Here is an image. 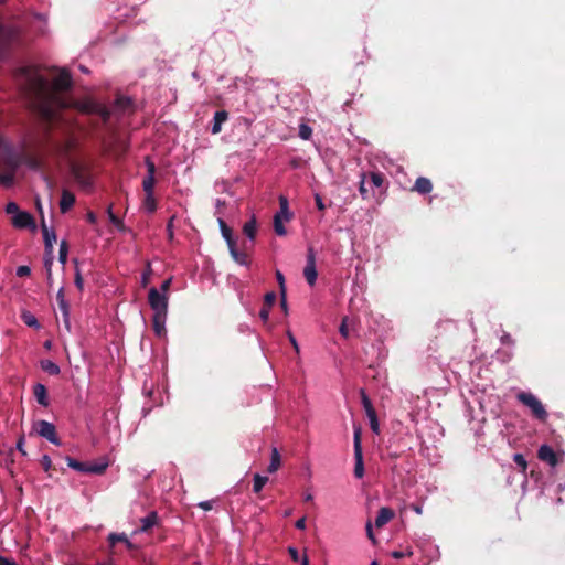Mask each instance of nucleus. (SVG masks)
Returning <instances> with one entry per match:
<instances>
[{"mask_svg": "<svg viewBox=\"0 0 565 565\" xmlns=\"http://www.w3.org/2000/svg\"><path fill=\"white\" fill-rule=\"evenodd\" d=\"M29 89L41 100V111L46 118H52L56 109L74 107L82 113H102L103 108L86 97L75 102L62 95L71 84L70 74L65 71H53L50 75L30 71L26 77Z\"/></svg>", "mask_w": 565, "mask_h": 565, "instance_id": "nucleus-1", "label": "nucleus"}, {"mask_svg": "<svg viewBox=\"0 0 565 565\" xmlns=\"http://www.w3.org/2000/svg\"><path fill=\"white\" fill-rule=\"evenodd\" d=\"M24 158L21 143H11L4 137L0 136V161L9 164H18Z\"/></svg>", "mask_w": 565, "mask_h": 565, "instance_id": "nucleus-2", "label": "nucleus"}, {"mask_svg": "<svg viewBox=\"0 0 565 565\" xmlns=\"http://www.w3.org/2000/svg\"><path fill=\"white\" fill-rule=\"evenodd\" d=\"M279 205L280 210L274 217V228L275 232L284 236L286 234L285 223L289 222L291 218V213L288 206V200L285 196H279Z\"/></svg>", "mask_w": 565, "mask_h": 565, "instance_id": "nucleus-3", "label": "nucleus"}, {"mask_svg": "<svg viewBox=\"0 0 565 565\" xmlns=\"http://www.w3.org/2000/svg\"><path fill=\"white\" fill-rule=\"evenodd\" d=\"M518 398L520 402H522L524 405H526L532 414L540 420H545L547 417V413L541 403V401L530 393H520L518 395Z\"/></svg>", "mask_w": 565, "mask_h": 565, "instance_id": "nucleus-4", "label": "nucleus"}, {"mask_svg": "<svg viewBox=\"0 0 565 565\" xmlns=\"http://www.w3.org/2000/svg\"><path fill=\"white\" fill-rule=\"evenodd\" d=\"M148 301L153 310V315H167L168 313V296L160 294L156 288H150Z\"/></svg>", "mask_w": 565, "mask_h": 565, "instance_id": "nucleus-5", "label": "nucleus"}, {"mask_svg": "<svg viewBox=\"0 0 565 565\" xmlns=\"http://www.w3.org/2000/svg\"><path fill=\"white\" fill-rule=\"evenodd\" d=\"M41 225H42V231H43V235H44L46 253L49 255V258L45 260L47 278L51 279V266H52V262H53L52 252H53V244L56 241V235L52 231L49 230L44 220H42Z\"/></svg>", "mask_w": 565, "mask_h": 565, "instance_id": "nucleus-6", "label": "nucleus"}, {"mask_svg": "<svg viewBox=\"0 0 565 565\" xmlns=\"http://www.w3.org/2000/svg\"><path fill=\"white\" fill-rule=\"evenodd\" d=\"M34 430L41 437L46 438L55 445H60V440L56 437L55 426L46 420H39L33 426Z\"/></svg>", "mask_w": 565, "mask_h": 565, "instance_id": "nucleus-7", "label": "nucleus"}, {"mask_svg": "<svg viewBox=\"0 0 565 565\" xmlns=\"http://www.w3.org/2000/svg\"><path fill=\"white\" fill-rule=\"evenodd\" d=\"M11 223L17 228H31L35 230V222L32 215L28 212L20 211L15 216L11 217Z\"/></svg>", "mask_w": 565, "mask_h": 565, "instance_id": "nucleus-8", "label": "nucleus"}, {"mask_svg": "<svg viewBox=\"0 0 565 565\" xmlns=\"http://www.w3.org/2000/svg\"><path fill=\"white\" fill-rule=\"evenodd\" d=\"M146 166L148 174L142 181V188L145 193H153L156 185V166L149 158L146 159Z\"/></svg>", "mask_w": 565, "mask_h": 565, "instance_id": "nucleus-9", "label": "nucleus"}, {"mask_svg": "<svg viewBox=\"0 0 565 565\" xmlns=\"http://www.w3.org/2000/svg\"><path fill=\"white\" fill-rule=\"evenodd\" d=\"M303 275L309 285L313 286L316 284L318 274L316 270V259L312 250H309L308 253L307 265L303 269Z\"/></svg>", "mask_w": 565, "mask_h": 565, "instance_id": "nucleus-10", "label": "nucleus"}, {"mask_svg": "<svg viewBox=\"0 0 565 565\" xmlns=\"http://www.w3.org/2000/svg\"><path fill=\"white\" fill-rule=\"evenodd\" d=\"M394 516H395V512L391 508L382 507L379 511L376 519H375V526L381 529L386 523L392 521L394 519Z\"/></svg>", "mask_w": 565, "mask_h": 565, "instance_id": "nucleus-11", "label": "nucleus"}, {"mask_svg": "<svg viewBox=\"0 0 565 565\" xmlns=\"http://www.w3.org/2000/svg\"><path fill=\"white\" fill-rule=\"evenodd\" d=\"M537 456L541 460L546 461L547 463H550L553 467L557 465L556 454L550 446H546V445L541 446L539 449Z\"/></svg>", "mask_w": 565, "mask_h": 565, "instance_id": "nucleus-12", "label": "nucleus"}, {"mask_svg": "<svg viewBox=\"0 0 565 565\" xmlns=\"http://www.w3.org/2000/svg\"><path fill=\"white\" fill-rule=\"evenodd\" d=\"M75 203V196L72 192L64 190L62 192L61 201H60V209L63 213L68 211Z\"/></svg>", "mask_w": 565, "mask_h": 565, "instance_id": "nucleus-13", "label": "nucleus"}, {"mask_svg": "<svg viewBox=\"0 0 565 565\" xmlns=\"http://www.w3.org/2000/svg\"><path fill=\"white\" fill-rule=\"evenodd\" d=\"M433 190L431 181L427 178L420 177L416 180L414 184V191L426 194Z\"/></svg>", "mask_w": 565, "mask_h": 565, "instance_id": "nucleus-14", "label": "nucleus"}, {"mask_svg": "<svg viewBox=\"0 0 565 565\" xmlns=\"http://www.w3.org/2000/svg\"><path fill=\"white\" fill-rule=\"evenodd\" d=\"M166 320L167 315H153V329L159 337H163L166 334Z\"/></svg>", "mask_w": 565, "mask_h": 565, "instance_id": "nucleus-15", "label": "nucleus"}, {"mask_svg": "<svg viewBox=\"0 0 565 565\" xmlns=\"http://www.w3.org/2000/svg\"><path fill=\"white\" fill-rule=\"evenodd\" d=\"M281 467V457L277 448L271 449L270 463L267 468L269 473L276 472Z\"/></svg>", "mask_w": 565, "mask_h": 565, "instance_id": "nucleus-16", "label": "nucleus"}, {"mask_svg": "<svg viewBox=\"0 0 565 565\" xmlns=\"http://www.w3.org/2000/svg\"><path fill=\"white\" fill-rule=\"evenodd\" d=\"M227 120V113L224 110L216 111L214 115V124L212 127V134L216 135L222 130V125Z\"/></svg>", "mask_w": 565, "mask_h": 565, "instance_id": "nucleus-17", "label": "nucleus"}, {"mask_svg": "<svg viewBox=\"0 0 565 565\" xmlns=\"http://www.w3.org/2000/svg\"><path fill=\"white\" fill-rule=\"evenodd\" d=\"M33 393H34V396L36 398V401L43 405V406H47L49 405V399H47V394H46V388L44 385L42 384H36L34 386V390H33Z\"/></svg>", "mask_w": 565, "mask_h": 565, "instance_id": "nucleus-18", "label": "nucleus"}, {"mask_svg": "<svg viewBox=\"0 0 565 565\" xmlns=\"http://www.w3.org/2000/svg\"><path fill=\"white\" fill-rule=\"evenodd\" d=\"M367 179L370 180L373 188L382 189L383 193L385 192V178L383 177V174L377 172H371L367 175Z\"/></svg>", "mask_w": 565, "mask_h": 565, "instance_id": "nucleus-19", "label": "nucleus"}, {"mask_svg": "<svg viewBox=\"0 0 565 565\" xmlns=\"http://www.w3.org/2000/svg\"><path fill=\"white\" fill-rule=\"evenodd\" d=\"M220 226H221L222 235L225 238V241L228 245V248L235 247L236 243H235L234 238L232 237L231 228L227 227V225L222 220H220Z\"/></svg>", "mask_w": 565, "mask_h": 565, "instance_id": "nucleus-20", "label": "nucleus"}, {"mask_svg": "<svg viewBox=\"0 0 565 565\" xmlns=\"http://www.w3.org/2000/svg\"><path fill=\"white\" fill-rule=\"evenodd\" d=\"M145 200H143V209L149 212L153 213L157 210V200L154 198V193H145Z\"/></svg>", "mask_w": 565, "mask_h": 565, "instance_id": "nucleus-21", "label": "nucleus"}, {"mask_svg": "<svg viewBox=\"0 0 565 565\" xmlns=\"http://www.w3.org/2000/svg\"><path fill=\"white\" fill-rule=\"evenodd\" d=\"M354 475L356 478L361 479L364 476L363 454H354Z\"/></svg>", "mask_w": 565, "mask_h": 565, "instance_id": "nucleus-22", "label": "nucleus"}, {"mask_svg": "<svg viewBox=\"0 0 565 565\" xmlns=\"http://www.w3.org/2000/svg\"><path fill=\"white\" fill-rule=\"evenodd\" d=\"M243 232L245 233L246 236H248L252 239L255 237L256 232H257V225H256L255 217H252L248 222L245 223V225L243 227Z\"/></svg>", "mask_w": 565, "mask_h": 565, "instance_id": "nucleus-23", "label": "nucleus"}, {"mask_svg": "<svg viewBox=\"0 0 565 565\" xmlns=\"http://www.w3.org/2000/svg\"><path fill=\"white\" fill-rule=\"evenodd\" d=\"M107 467H108V461L104 459L98 463L87 465L86 472L103 473Z\"/></svg>", "mask_w": 565, "mask_h": 565, "instance_id": "nucleus-24", "label": "nucleus"}, {"mask_svg": "<svg viewBox=\"0 0 565 565\" xmlns=\"http://www.w3.org/2000/svg\"><path fill=\"white\" fill-rule=\"evenodd\" d=\"M41 366L42 369L47 372L49 374H52V375H57L60 373V367L57 364H55L54 362L50 361V360H44L41 362Z\"/></svg>", "mask_w": 565, "mask_h": 565, "instance_id": "nucleus-25", "label": "nucleus"}, {"mask_svg": "<svg viewBox=\"0 0 565 565\" xmlns=\"http://www.w3.org/2000/svg\"><path fill=\"white\" fill-rule=\"evenodd\" d=\"M267 481H268L267 477L256 473L254 476V486H253L254 492H256V493L260 492L262 489L264 488V486L267 483Z\"/></svg>", "mask_w": 565, "mask_h": 565, "instance_id": "nucleus-26", "label": "nucleus"}, {"mask_svg": "<svg viewBox=\"0 0 565 565\" xmlns=\"http://www.w3.org/2000/svg\"><path fill=\"white\" fill-rule=\"evenodd\" d=\"M231 256L234 258V260L241 265H247L248 264V257L245 254H241L237 252L236 246L230 248Z\"/></svg>", "mask_w": 565, "mask_h": 565, "instance_id": "nucleus-27", "label": "nucleus"}, {"mask_svg": "<svg viewBox=\"0 0 565 565\" xmlns=\"http://www.w3.org/2000/svg\"><path fill=\"white\" fill-rule=\"evenodd\" d=\"M21 318L26 326L39 328L38 320L31 312L23 311Z\"/></svg>", "mask_w": 565, "mask_h": 565, "instance_id": "nucleus-28", "label": "nucleus"}, {"mask_svg": "<svg viewBox=\"0 0 565 565\" xmlns=\"http://www.w3.org/2000/svg\"><path fill=\"white\" fill-rule=\"evenodd\" d=\"M361 428H354V454H363L362 452V444H361Z\"/></svg>", "mask_w": 565, "mask_h": 565, "instance_id": "nucleus-29", "label": "nucleus"}, {"mask_svg": "<svg viewBox=\"0 0 565 565\" xmlns=\"http://www.w3.org/2000/svg\"><path fill=\"white\" fill-rule=\"evenodd\" d=\"M156 520H157L156 513H151L148 516L143 518L141 520V524H142L141 530L147 531L148 529H150L156 523Z\"/></svg>", "mask_w": 565, "mask_h": 565, "instance_id": "nucleus-30", "label": "nucleus"}, {"mask_svg": "<svg viewBox=\"0 0 565 565\" xmlns=\"http://www.w3.org/2000/svg\"><path fill=\"white\" fill-rule=\"evenodd\" d=\"M362 404L364 406L366 416H371V415L376 414L375 409L372 406L371 401L369 399V397L365 394L362 395Z\"/></svg>", "mask_w": 565, "mask_h": 565, "instance_id": "nucleus-31", "label": "nucleus"}, {"mask_svg": "<svg viewBox=\"0 0 565 565\" xmlns=\"http://www.w3.org/2000/svg\"><path fill=\"white\" fill-rule=\"evenodd\" d=\"M311 135H312V130L308 125L301 124L299 126V136L301 139L308 140L311 137Z\"/></svg>", "mask_w": 565, "mask_h": 565, "instance_id": "nucleus-32", "label": "nucleus"}, {"mask_svg": "<svg viewBox=\"0 0 565 565\" xmlns=\"http://www.w3.org/2000/svg\"><path fill=\"white\" fill-rule=\"evenodd\" d=\"M67 463H68V467L73 468L75 470L85 471L86 472L87 463L79 462V461H77L75 459H72V458L67 459Z\"/></svg>", "mask_w": 565, "mask_h": 565, "instance_id": "nucleus-33", "label": "nucleus"}, {"mask_svg": "<svg viewBox=\"0 0 565 565\" xmlns=\"http://www.w3.org/2000/svg\"><path fill=\"white\" fill-rule=\"evenodd\" d=\"M513 459L515 463L521 468V471L525 472L527 468V462L525 458L521 454H515Z\"/></svg>", "mask_w": 565, "mask_h": 565, "instance_id": "nucleus-34", "label": "nucleus"}, {"mask_svg": "<svg viewBox=\"0 0 565 565\" xmlns=\"http://www.w3.org/2000/svg\"><path fill=\"white\" fill-rule=\"evenodd\" d=\"M339 331L343 338H345V339L349 338L350 331H349V318L348 317H344L342 319Z\"/></svg>", "mask_w": 565, "mask_h": 565, "instance_id": "nucleus-35", "label": "nucleus"}, {"mask_svg": "<svg viewBox=\"0 0 565 565\" xmlns=\"http://www.w3.org/2000/svg\"><path fill=\"white\" fill-rule=\"evenodd\" d=\"M67 252H68V249H67V244H66V242H65V241H63V242L61 243V246H60V257H58V258H60V262L62 263V265H65V263H66V259H67Z\"/></svg>", "mask_w": 565, "mask_h": 565, "instance_id": "nucleus-36", "label": "nucleus"}, {"mask_svg": "<svg viewBox=\"0 0 565 565\" xmlns=\"http://www.w3.org/2000/svg\"><path fill=\"white\" fill-rule=\"evenodd\" d=\"M367 418H369V420H370L371 429H372L375 434H380V424H379V420H377V416H376V414L371 415V416H367Z\"/></svg>", "mask_w": 565, "mask_h": 565, "instance_id": "nucleus-37", "label": "nucleus"}, {"mask_svg": "<svg viewBox=\"0 0 565 565\" xmlns=\"http://www.w3.org/2000/svg\"><path fill=\"white\" fill-rule=\"evenodd\" d=\"M366 180H367V174H362L359 190H360L361 195L364 199L367 198V192H369L366 189Z\"/></svg>", "mask_w": 565, "mask_h": 565, "instance_id": "nucleus-38", "label": "nucleus"}, {"mask_svg": "<svg viewBox=\"0 0 565 565\" xmlns=\"http://www.w3.org/2000/svg\"><path fill=\"white\" fill-rule=\"evenodd\" d=\"M108 215H109V220L110 222L117 227L119 228L120 231H124L125 230V226L121 222V220H119L115 214H113V212L109 210L108 211Z\"/></svg>", "mask_w": 565, "mask_h": 565, "instance_id": "nucleus-39", "label": "nucleus"}, {"mask_svg": "<svg viewBox=\"0 0 565 565\" xmlns=\"http://www.w3.org/2000/svg\"><path fill=\"white\" fill-rule=\"evenodd\" d=\"M413 555V551L412 548H406V551L404 552H398V551H394L391 553V556L398 559V558H403V557H411Z\"/></svg>", "mask_w": 565, "mask_h": 565, "instance_id": "nucleus-40", "label": "nucleus"}, {"mask_svg": "<svg viewBox=\"0 0 565 565\" xmlns=\"http://www.w3.org/2000/svg\"><path fill=\"white\" fill-rule=\"evenodd\" d=\"M21 210L19 209V206L13 203V202H10L7 204L6 206V212L12 216H15Z\"/></svg>", "mask_w": 565, "mask_h": 565, "instance_id": "nucleus-41", "label": "nucleus"}, {"mask_svg": "<svg viewBox=\"0 0 565 565\" xmlns=\"http://www.w3.org/2000/svg\"><path fill=\"white\" fill-rule=\"evenodd\" d=\"M150 277H151V267L148 264L147 268L143 271L142 277H141V284H142L143 287H146L149 284Z\"/></svg>", "mask_w": 565, "mask_h": 565, "instance_id": "nucleus-42", "label": "nucleus"}, {"mask_svg": "<svg viewBox=\"0 0 565 565\" xmlns=\"http://www.w3.org/2000/svg\"><path fill=\"white\" fill-rule=\"evenodd\" d=\"M276 277H277V280L279 284L280 294L282 297H285V292H286L285 278L280 271L276 273Z\"/></svg>", "mask_w": 565, "mask_h": 565, "instance_id": "nucleus-43", "label": "nucleus"}, {"mask_svg": "<svg viewBox=\"0 0 565 565\" xmlns=\"http://www.w3.org/2000/svg\"><path fill=\"white\" fill-rule=\"evenodd\" d=\"M30 273H31V270L28 266H19L17 269V275L19 277L28 276V275H30Z\"/></svg>", "mask_w": 565, "mask_h": 565, "instance_id": "nucleus-44", "label": "nucleus"}, {"mask_svg": "<svg viewBox=\"0 0 565 565\" xmlns=\"http://www.w3.org/2000/svg\"><path fill=\"white\" fill-rule=\"evenodd\" d=\"M276 301V295L274 292L267 294L265 296V302L267 305V308H270Z\"/></svg>", "mask_w": 565, "mask_h": 565, "instance_id": "nucleus-45", "label": "nucleus"}, {"mask_svg": "<svg viewBox=\"0 0 565 565\" xmlns=\"http://www.w3.org/2000/svg\"><path fill=\"white\" fill-rule=\"evenodd\" d=\"M366 533H367V537L373 542L375 543L376 542V539L374 536V533H373V526H372V523L369 521L366 523Z\"/></svg>", "mask_w": 565, "mask_h": 565, "instance_id": "nucleus-46", "label": "nucleus"}, {"mask_svg": "<svg viewBox=\"0 0 565 565\" xmlns=\"http://www.w3.org/2000/svg\"><path fill=\"white\" fill-rule=\"evenodd\" d=\"M170 285H171V278L164 280L161 285V292L162 295H167L168 296V292H169V289H170Z\"/></svg>", "mask_w": 565, "mask_h": 565, "instance_id": "nucleus-47", "label": "nucleus"}, {"mask_svg": "<svg viewBox=\"0 0 565 565\" xmlns=\"http://www.w3.org/2000/svg\"><path fill=\"white\" fill-rule=\"evenodd\" d=\"M173 220L174 217H171L168 222V225H167V231H168V238L170 241L173 239Z\"/></svg>", "mask_w": 565, "mask_h": 565, "instance_id": "nucleus-48", "label": "nucleus"}, {"mask_svg": "<svg viewBox=\"0 0 565 565\" xmlns=\"http://www.w3.org/2000/svg\"><path fill=\"white\" fill-rule=\"evenodd\" d=\"M109 541L114 545L117 542L126 541V539H125L124 535L110 534L109 535Z\"/></svg>", "mask_w": 565, "mask_h": 565, "instance_id": "nucleus-49", "label": "nucleus"}, {"mask_svg": "<svg viewBox=\"0 0 565 565\" xmlns=\"http://www.w3.org/2000/svg\"><path fill=\"white\" fill-rule=\"evenodd\" d=\"M315 200H316V204H317V207L320 210V211H323L326 209V205L321 199V196L319 194H316L315 196Z\"/></svg>", "mask_w": 565, "mask_h": 565, "instance_id": "nucleus-50", "label": "nucleus"}, {"mask_svg": "<svg viewBox=\"0 0 565 565\" xmlns=\"http://www.w3.org/2000/svg\"><path fill=\"white\" fill-rule=\"evenodd\" d=\"M0 565H18L14 561L0 555Z\"/></svg>", "mask_w": 565, "mask_h": 565, "instance_id": "nucleus-51", "label": "nucleus"}, {"mask_svg": "<svg viewBox=\"0 0 565 565\" xmlns=\"http://www.w3.org/2000/svg\"><path fill=\"white\" fill-rule=\"evenodd\" d=\"M288 551H289V554H290L291 558L295 562L299 561V553H298V551L295 547H289Z\"/></svg>", "mask_w": 565, "mask_h": 565, "instance_id": "nucleus-52", "label": "nucleus"}, {"mask_svg": "<svg viewBox=\"0 0 565 565\" xmlns=\"http://www.w3.org/2000/svg\"><path fill=\"white\" fill-rule=\"evenodd\" d=\"M11 180V175H0V184L9 185Z\"/></svg>", "mask_w": 565, "mask_h": 565, "instance_id": "nucleus-53", "label": "nucleus"}, {"mask_svg": "<svg viewBox=\"0 0 565 565\" xmlns=\"http://www.w3.org/2000/svg\"><path fill=\"white\" fill-rule=\"evenodd\" d=\"M296 527L299 530L306 529V518H301L296 522Z\"/></svg>", "mask_w": 565, "mask_h": 565, "instance_id": "nucleus-54", "label": "nucleus"}, {"mask_svg": "<svg viewBox=\"0 0 565 565\" xmlns=\"http://www.w3.org/2000/svg\"><path fill=\"white\" fill-rule=\"evenodd\" d=\"M76 286L82 289L83 288V278L81 274L77 271L76 278H75Z\"/></svg>", "mask_w": 565, "mask_h": 565, "instance_id": "nucleus-55", "label": "nucleus"}, {"mask_svg": "<svg viewBox=\"0 0 565 565\" xmlns=\"http://www.w3.org/2000/svg\"><path fill=\"white\" fill-rule=\"evenodd\" d=\"M269 309H270V308H264V309L260 311V317L263 318V320H267V319H268V316H269Z\"/></svg>", "mask_w": 565, "mask_h": 565, "instance_id": "nucleus-56", "label": "nucleus"}, {"mask_svg": "<svg viewBox=\"0 0 565 565\" xmlns=\"http://www.w3.org/2000/svg\"><path fill=\"white\" fill-rule=\"evenodd\" d=\"M87 220L90 223H95L96 222V215L94 213L89 212V213H87Z\"/></svg>", "mask_w": 565, "mask_h": 565, "instance_id": "nucleus-57", "label": "nucleus"}, {"mask_svg": "<svg viewBox=\"0 0 565 565\" xmlns=\"http://www.w3.org/2000/svg\"><path fill=\"white\" fill-rule=\"evenodd\" d=\"M200 507L204 510H210L211 509V504L210 502H201L200 503Z\"/></svg>", "mask_w": 565, "mask_h": 565, "instance_id": "nucleus-58", "label": "nucleus"}, {"mask_svg": "<svg viewBox=\"0 0 565 565\" xmlns=\"http://www.w3.org/2000/svg\"><path fill=\"white\" fill-rule=\"evenodd\" d=\"M413 510L417 513V514H422L423 513V508L420 505H414L413 507Z\"/></svg>", "mask_w": 565, "mask_h": 565, "instance_id": "nucleus-59", "label": "nucleus"}, {"mask_svg": "<svg viewBox=\"0 0 565 565\" xmlns=\"http://www.w3.org/2000/svg\"><path fill=\"white\" fill-rule=\"evenodd\" d=\"M301 565H309V559L307 555H303L301 558Z\"/></svg>", "mask_w": 565, "mask_h": 565, "instance_id": "nucleus-60", "label": "nucleus"}, {"mask_svg": "<svg viewBox=\"0 0 565 565\" xmlns=\"http://www.w3.org/2000/svg\"><path fill=\"white\" fill-rule=\"evenodd\" d=\"M281 307L286 310L287 309V305H286V296L282 297L281 296Z\"/></svg>", "mask_w": 565, "mask_h": 565, "instance_id": "nucleus-61", "label": "nucleus"}, {"mask_svg": "<svg viewBox=\"0 0 565 565\" xmlns=\"http://www.w3.org/2000/svg\"><path fill=\"white\" fill-rule=\"evenodd\" d=\"M312 499H313V495H312L311 493H307V494L305 495V500H306V501H311Z\"/></svg>", "mask_w": 565, "mask_h": 565, "instance_id": "nucleus-62", "label": "nucleus"}, {"mask_svg": "<svg viewBox=\"0 0 565 565\" xmlns=\"http://www.w3.org/2000/svg\"><path fill=\"white\" fill-rule=\"evenodd\" d=\"M36 207H38L40 214H42V206H41V203L39 201H36Z\"/></svg>", "mask_w": 565, "mask_h": 565, "instance_id": "nucleus-63", "label": "nucleus"}, {"mask_svg": "<svg viewBox=\"0 0 565 565\" xmlns=\"http://www.w3.org/2000/svg\"><path fill=\"white\" fill-rule=\"evenodd\" d=\"M291 342H292V345L295 347V349H298L297 342L294 338H291Z\"/></svg>", "mask_w": 565, "mask_h": 565, "instance_id": "nucleus-64", "label": "nucleus"}]
</instances>
